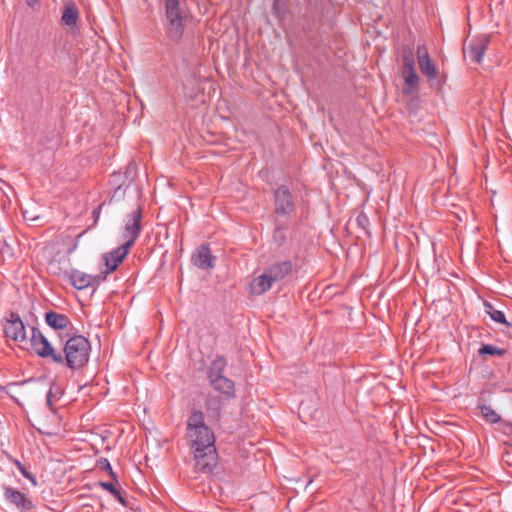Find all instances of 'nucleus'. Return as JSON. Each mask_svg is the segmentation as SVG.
Returning a JSON list of instances; mask_svg holds the SVG:
<instances>
[{"label":"nucleus","mask_w":512,"mask_h":512,"mask_svg":"<svg viewBox=\"0 0 512 512\" xmlns=\"http://www.w3.org/2000/svg\"><path fill=\"white\" fill-rule=\"evenodd\" d=\"M30 341L31 348L37 356L58 365H65L71 370L82 369L89 361L91 345L82 335L70 337L65 342L63 352L57 351L38 328L31 329Z\"/></svg>","instance_id":"nucleus-1"},{"label":"nucleus","mask_w":512,"mask_h":512,"mask_svg":"<svg viewBox=\"0 0 512 512\" xmlns=\"http://www.w3.org/2000/svg\"><path fill=\"white\" fill-rule=\"evenodd\" d=\"M186 438L190 448H206L215 446V435L205 424L202 411L194 410L187 421Z\"/></svg>","instance_id":"nucleus-2"},{"label":"nucleus","mask_w":512,"mask_h":512,"mask_svg":"<svg viewBox=\"0 0 512 512\" xmlns=\"http://www.w3.org/2000/svg\"><path fill=\"white\" fill-rule=\"evenodd\" d=\"M226 366V360L223 357H217L209 367L208 379L214 390L227 397H233L235 394L234 382L223 375Z\"/></svg>","instance_id":"nucleus-3"},{"label":"nucleus","mask_w":512,"mask_h":512,"mask_svg":"<svg viewBox=\"0 0 512 512\" xmlns=\"http://www.w3.org/2000/svg\"><path fill=\"white\" fill-rule=\"evenodd\" d=\"M401 59L403 62L402 76L404 78L403 93L411 94L418 85L419 77L415 70L414 53L409 46H404L401 50Z\"/></svg>","instance_id":"nucleus-4"},{"label":"nucleus","mask_w":512,"mask_h":512,"mask_svg":"<svg viewBox=\"0 0 512 512\" xmlns=\"http://www.w3.org/2000/svg\"><path fill=\"white\" fill-rule=\"evenodd\" d=\"M194 468L197 472L212 473L218 463L216 446L206 448H192Z\"/></svg>","instance_id":"nucleus-5"},{"label":"nucleus","mask_w":512,"mask_h":512,"mask_svg":"<svg viewBox=\"0 0 512 512\" xmlns=\"http://www.w3.org/2000/svg\"><path fill=\"white\" fill-rule=\"evenodd\" d=\"M5 336L15 342H25L27 339L26 327L19 314L10 312L4 324Z\"/></svg>","instance_id":"nucleus-6"},{"label":"nucleus","mask_w":512,"mask_h":512,"mask_svg":"<svg viewBox=\"0 0 512 512\" xmlns=\"http://www.w3.org/2000/svg\"><path fill=\"white\" fill-rule=\"evenodd\" d=\"M142 210L140 207L132 211L125 221L123 236L127 238L125 244L133 246L141 232Z\"/></svg>","instance_id":"nucleus-7"},{"label":"nucleus","mask_w":512,"mask_h":512,"mask_svg":"<svg viewBox=\"0 0 512 512\" xmlns=\"http://www.w3.org/2000/svg\"><path fill=\"white\" fill-rule=\"evenodd\" d=\"M3 495L7 502L14 505L21 512L29 511L34 508L33 501L25 493L13 487L5 486L3 488Z\"/></svg>","instance_id":"nucleus-8"},{"label":"nucleus","mask_w":512,"mask_h":512,"mask_svg":"<svg viewBox=\"0 0 512 512\" xmlns=\"http://www.w3.org/2000/svg\"><path fill=\"white\" fill-rule=\"evenodd\" d=\"M489 43L490 36L482 34L471 39L464 51L469 54L473 62L480 63L483 60Z\"/></svg>","instance_id":"nucleus-9"},{"label":"nucleus","mask_w":512,"mask_h":512,"mask_svg":"<svg viewBox=\"0 0 512 512\" xmlns=\"http://www.w3.org/2000/svg\"><path fill=\"white\" fill-rule=\"evenodd\" d=\"M275 211L277 214L288 215L294 210L293 197L286 186H280L274 193Z\"/></svg>","instance_id":"nucleus-10"},{"label":"nucleus","mask_w":512,"mask_h":512,"mask_svg":"<svg viewBox=\"0 0 512 512\" xmlns=\"http://www.w3.org/2000/svg\"><path fill=\"white\" fill-rule=\"evenodd\" d=\"M131 246L123 243L120 247L106 253L103 255V260L107 267L106 273H110L115 271L118 266L123 262V260L128 255Z\"/></svg>","instance_id":"nucleus-11"},{"label":"nucleus","mask_w":512,"mask_h":512,"mask_svg":"<svg viewBox=\"0 0 512 512\" xmlns=\"http://www.w3.org/2000/svg\"><path fill=\"white\" fill-rule=\"evenodd\" d=\"M191 261L196 267L203 270L212 269L215 266V257L212 256L207 245H201L192 255Z\"/></svg>","instance_id":"nucleus-12"},{"label":"nucleus","mask_w":512,"mask_h":512,"mask_svg":"<svg viewBox=\"0 0 512 512\" xmlns=\"http://www.w3.org/2000/svg\"><path fill=\"white\" fill-rule=\"evenodd\" d=\"M292 269V263L290 261H284L281 263H276L267 269L265 272L268 274L272 282L281 281L284 279Z\"/></svg>","instance_id":"nucleus-13"},{"label":"nucleus","mask_w":512,"mask_h":512,"mask_svg":"<svg viewBox=\"0 0 512 512\" xmlns=\"http://www.w3.org/2000/svg\"><path fill=\"white\" fill-rule=\"evenodd\" d=\"M273 285L272 280L264 271L261 275L253 279L250 284V292L253 295H262L267 292Z\"/></svg>","instance_id":"nucleus-14"},{"label":"nucleus","mask_w":512,"mask_h":512,"mask_svg":"<svg viewBox=\"0 0 512 512\" xmlns=\"http://www.w3.org/2000/svg\"><path fill=\"white\" fill-rule=\"evenodd\" d=\"M45 321L54 330H63L70 324V320L66 315L53 311L45 314Z\"/></svg>","instance_id":"nucleus-15"},{"label":"nucleus","mask_w":512,"mask_h":512,"mask_svg":"<svg viewBox=\"0 0 512 512\" xmlns=\"http://www.w3.org/2000/svg\"><path fill=\"white\" fill-rule=\"evenodd\" d=\"M184 33V19H169L166 24V34L173 41H179Z\"/></svg>","instance_id":"nucleus-16"},{"label":"nucleus","mask_w":512,"mask_h":512,"mask_svg":"<svg viewBox=\"0 0 512 512\" xmlns=\"http://www.w3.org/2000/svg\"><path fill=\"white\" fill-rule=\"evenodd\" d=\"M70 281L76 289L83 290L93 284L94 278L89 274L74 270L70 274Z\"/></svg>","instance_id":"nucleus-17"},{"label":"nucleus","mask_w":512,"mask_h":512,"mask_svg":"<svg viewBox=\"0 0 512 512\" xmlns=\"http://www.w3.org/2000/svg\"><path fill=\"white\" fill-rule=\"evenodd\" d=\"M419 69L421 73L427 77L429 80L438 79L439 70L435 63L432 61L431 57L418 61Z\"/></svg>","instance_id":"nucleus-18"},{"label":"nucleus","mask_w":512,"mask_h":512,"mask_svg":"<svg viewBox=\"0 0 512 512\" xmlns=\"http://www.w3.org/2000/svg\"><path fill=\"white\" fill-rule=\"evenodd\" d=\"M61 19L62 22L67 26L76 25L78 19V10L73 3L66 5Z\"/></svg>","instance_id":"nucleus-19"},{"label":"nucleus","mask_w":512,"mask_h":512,"mask_svg":"<svg viewBox=\"0 0 512 512\" xmlns=\"http://www.w3.org/2000/svg\"><path fill=\"white\" fill-rule=\"evenodd\" d=\"M485 312L490 316V318L500 324H504L507 327L510 326L509 322L506 320L505 315L502 311L497 310L490 302H484Z\"/></svg>","instance_id":"nucleus-20"},{"label":"nucleus","mask_w":512,"mask_h":512,"mask_svg":"<svg viewBox=\"0 0 512 512\" xmlns=\"http://www.w3.org/2000/svg\"><path fill=\"white\" fill-rule=\"evenodd\" d=\"M180 0H166L165 7H166V16L167 21L169 19H183L182 12L179 7Z\"/></svg>","instance_id":"nucleus-21"},{"label":"nucleus","mask_w":512,"mask_h":512,"mask_svg":"<svg viewBox=\"0 0 512 512\" xmlns=\"http://www.w3.org/2000/svg\"><path fill=\"white\" fill-rule=\"evenodd\" d=\"M479 409L481 415L487 422L495 424L501 420L500 415L491 406L482 404L479 406Z\"/></svg>","instance_id":"nucleus-22"},{"label":"nucleus","mask_w":512,"mask_h":512,"mask_svg":"<svg viewBox=\"0 0 512 512\" xmlns=\"http://www.w3.org/2000/svg\"><path fill=\"white\" fill-rule=\"evenodd\" d=\"M97 468L106 471L109 476L113 479L114 482L118 483V478L116 473L113 471L112 466L107 458H100L97 461Z\"/></svg>","instance_id":"nucleus-23"},{"label":"nucleus","mask_w":512,"mask_h":512,"mask_svg":"<svg viewBox=\"0 0 512 512\" xmlns=\"http://www.w3.org/2000/svg\"><path fill=\"white\" fill-rule=\"evenodd\" d=\"M99 486L104 490L108 491L111 495H113L120 503L124 504V499L120 490L115 488L114 483L112 482H99Z\"/></svg>","instance_id":"nucleus-24"},{"label":"nucleus","mask_w":512,"mask_h":512,"mask_svg":"<svg viewBox=\"0 0 512 512\" xmlns=\"http://www.w3.org/2000/svg\"><path fill=\"white\" fill-rule=\"evenodd\" d=\"M479 354L480 355H503L505 353V350L504 349H501L497 346H493V345H490V344H484L481 346V348L479 349Z\"/></svg>","instance_id":"nucleus-25"},{"label":"nucleus","mask_w":512,"mask_h":512,"mask_svg":"<svg viewBox=\"0 0 512 512\" xmlns=\"http://www.w3.org/2000/svg\"><path fill=\"white\" fill-rule=\"evenodd\" d=\"M17 468L19 469L20 473L26 478L28 479L29 481H31V483L35 486L37 485V481H36V478L26 469V467L24 465H22V463L20 461H16L15 462Z\"/></svg>","instance_id":"nucleus-26"},{"label":"nucleus","mask_w":512,"mask_h":512,"mask_svg":"<svg viewBox=\"0 0 512 512\" xmlns=\"http://www.w3.org/2000/svg\"><path fill=\"white\" fill-rule=\"evenodd\" d=\"M356 222H357L358 226L360 228H362L368 234L367 226L369 224V219H368L367 215L364 213H360L356 218Z\"/></svg>","instance_id":"nucleus-27"},{"label":"nucleus","mask_w":512,"mask_h":512,"mask_svg":"<svg viewBox=\"0 0 512 512\" xmlns=\"http://www.w3.org/2000/svg\"><path fill=\"white\" fill-rule=\"evenodd\" d=\"M430 55L428 53V49L425 45H419L417 47V60H423L424 58L427 59L429 58Z\"/></svg>","instance_id":"nucleus-28"},{"label":"nucleus","mask_w":512,"mask_h":512,"mask_svg":"<svg viewBox=\"0 0 512 512\" xmlns=\"http://www.w3.org/2000/svg\"><path fill=\"white\" fill-rule=\"evenodd\" d=\"M103 204L99 205L98 208H96L94 211H93V214L95 216V219L98 220L99 216H100V212H101V208H102Z\"/></svg>","instance_id":"nucleus-29"},{"label":"nucleus","mask_w":512,"mask_h":512,"mask_svg":"<svg viewBox=\"0 0 512 512\" xmlns=\"http://www.w3.org/2000/svg\"><path fill=\"white\" fill-rule=\"evenodd\" d=\"M39 0H26V3L29 7H34L36 4H38Z\"/></svg>","instance_id":"nucleus-30"},{"label":"nucleus","mask_w":512,"mask_h":512,"mask_svg":"<svg viewBox=\"0 0 512 512\" xmlns=\"http://www.w3.org/2000/svg\"><path fill=\"white\" fill-rule=\"evenodd\" d=\"M54 397V394L52 393V388L49 390V393L47 395V402L48 404H51V398Z\"/></svg>","instance_id":"nucleus-31"},{"label":"nucleus","mask_w":512,"mask_h":512,"mask_svg":"<svg viewBox=\"0 0 512 512\" xmlns=\"http://www.w3.org/2000/svg\"><path fill=\"white\" fill-rule=\"evenodd\" d=\"M54 397V394L52 393V388L49 390V393L47 395V402L48 404H51V398Z\"/></svg>","instance_id":"nucleus-32"},{"label":"nucleus","mask_w":512,"mask_h":512,"mask_svg":"<svg viewBox=\"0 0 512 512\" xmlns=\"http://www.w3.org/2000/svg\"><path fill=\"white\" fill-rule=\"evenodd\" d=\"M279 3H280V1L276 5H275V3L273 4V10L275 13L277 12V10L279 8Z\"/></svg>","instance_id":"nucleus-33"},{"label":"nucleus","mask_w":512,"mask_h":512,"mask_svg":"<svg viewBox=\"0 0 512 512\" xmlns=\"http://www.w3.org/2000/svg\"><path fill=\"white\" fill-rule=\"evenodd\" d=\"M4 390H5V388L0 385V391H4Z\"/></svg>","instance_id":"nucleus-34"}]
</instances>
